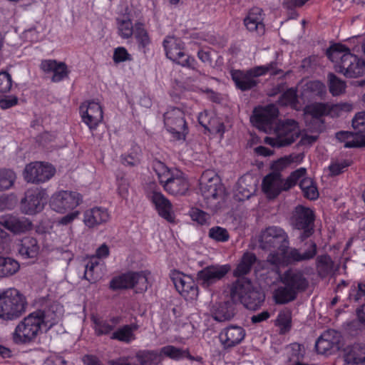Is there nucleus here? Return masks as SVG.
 I'll use <instances>...</instances> for the list:
<instances>
[{
    "instance_id": "obj_4",
    "label": "nucleus",
    "mask_w": 365,
    "mask_h": 365,
    "mask_svg": "<svg viewBox=\"0 0 365 365\" xmlns=\"http://www.w3.org/2000/svg\"><path fill=\"white\" fill-rule=\"evenodd\" d=\"M306 169L300 168L292 172L287 179H283L278 172H272L267 175L262 180L263 192L269 199H274L282 192L287 191L294 187L302 177L306 175Z\"/></svg>"
},
{
    "instance_id": "obj_19",
    "label": "nucleus",
    "mask_w": 365,
    "mask_h": 365,
    "mask_svg": "<svg viewBox=\"0 0 365 365\" xmlns=\"http://www.w3.org/2000/svg\"><path fill=\"white\" fill-rule=\"evenodd\" d=\"M340 338V334L335 330L331 329L324 331L316 341L317 351L321 354H329L331 351L338 350Z\"/></svg>"
},
{
    "instance_id": "obj_59",
    "label": "nucleus",
    "mask_w": 365,
    "mask_h": 365,
    "mask_svg": "<svg viewBox=\"0 0 365 365\" xmlns=\"http://www.w3.org/2000/svg\"><path fill=\"white\" fill-rule=\"evenodd\" d=\"M113 59L115 63H120L126 61H130L131 56L124 47H118L115 49Z\"/></svg>"
},
{
    "instance_id": "obj_60",
    "label": "nucleus",
    "mask_w": 365,
    "mask_h": 365,
    "mask_svg": "<svg viewBox=\"0 0 365 365\" xmlns=\"http://www.w3.org/2000/svg\"><path fill=\"white\" fill-rule=\"evenodd\" d=\"M113 327L106 321H95V331L98 335L108 334L113 329Z\"/></svg>"
},
{
    "instance_id": "obj_63",
    "label": "nucleus",
    "mask_w": 365,
    "mask_h": 365,
    "mask_svg": "<svg viewBox=\"0 0 365 365\" xmlns=\"http://www.w3.org/2000/svg\"><path fill=\"white\" fill-rule=\"evenodd\" d=\"M349 166L346 160L336 161L332 163L329 168L333 175H337L344 172V170Z\"/></svg>"
},
{
    "instance_id": "obj_57",
    "label": "nucleus",
    "mask_w": 365,
    "mask_h": 365,
    "mask_svg": "<svg viewBox=\"0 0 365 365\" xmlns=\"http://www.w3.org/2000/svg\"><path fill=\"white\" fill-rule=\"evenodd\" d=\"M365 297V283L359 282L357 287L351 289L349 292V298L354 302H359Z\"/></svg>"
},
{
    "instance_id": "obj_50",
    "label": "nucleus",
    "mask_w": 365,
    "mask_h": 365,
    "mask_svg": "<svg viewBox=\"0 0 365 365\" xmlns=\"http://www.w3.org/2000/svg\"><path fill=\"white\" fill-rule=\"evenodd\" d=\"M208 236L212 240L220 242H227L230 239V235L227 229L220 226L211 227L209 230Z\"/></svg>"
},
{
    "instance_id": "obj_41",
    "label": "nucleus",
    "mask_w": 365,
    "mask_h": 365,
    "mask_svg": "<svg viewBox=\"0 0 365 365\" xmlns=\"http://www.w3.org/2000/svg\"><path fill=\"white\" fill-rule=\"evenodd\" d=\"M19 269V264L15 259L0 257V277L13 275Z\"/></svg>"
},
{
    "instance_id": "obj_36",
    "label": "nucleus",
    "mask_w": 365,
    "mask_h": 365,
    "mask_svg": "<svg viewBox=\"0 0 365 365\" xmlns=\"http://www.w3.org/2000/svg\"><path fill=\"white\" fill-rule=\"evenodd\" d=\"M257 261L256 255L250 252H246L242 256L236 269L234 270L235 277H241L250 272L252 266Z\"/></svg>"
},
{
    "instance_id": "obj_8",
    "label": "nucleus",
    "mask_w": 365,
    "mask_h": 365,
    "mask_svg": "<svg viewBox=\"0 0 365 365\" xmlns=\"http://www.w3.org/2000/svg\"><path fill=\"white\" fill-rule=\"evenodd\" d=\"M314 213L309 207L297 205L292 212L290 223L297 230H301V241L309 237L314 233Z\"/></svg>"
},
{
    "instance_id": "obj_61",
    "label": "nucleus",
    "mask_w": 365,
    "mask_h": 365,
    "mask_svg": "<svg viewBox=\"0 0 365 365\" xmlns=\"http://www.w3.org/2000/svg\"><path fill=\"white\" fill-rule=\"evenodd\" d=\"M12 86L11 76L6 72L0 73V91L6 93L10 91Z\"/></svg>"
},
{
    "instance_id": "obj_5",
    "label": "nucleus",
    "mask_w": 365,
    "mask_h": 365,
    "mask_svg": "<svg viewBox=\"0 0 365 365\" xmlns=\"http://www.w3.org/2000/svg\"><path fill=\"white\" fill-rule=\"evenodd\" d=\"M277 62L272 61L264 66H255L250 69L231 70L230 76L237 88L242 91H246L255 88L259 81L258 77L272 71V74L277 75L282 73L281 69L277 70Z\"/></svg>"
},
{
    "instance_id": "obj_40",
    "label": "nucleus",
    "mask_w": 365,
    "mask_h": 365,
    "mask_svg": "<svg viewBox=\"0 0 365 365\" xmlns=\"http://www.w3.org/2000/svg\"><path fill=\"white\" fill-rule=\"evenodd\" d=\"M304 112L307 115L312 116L313 119L319 121L320 124H322L323 120L321 118L329 113L330 106L327 103H315L307 106Z\"/></svg>"
},
{
    "instance_id": "obj_42",
    "label": "nucleus",
    "mask_w": 365,
    "mask_h": 365,
    "mask_svg": "<svg viewBox=\"0 0 365 365\" xmlns=\"http://www.w3.org/2000/svg\"><path fill=\"white\" fill-rule=\"evenodd\" d=\"M304 176L305 175L299 182V187L302 190L304 197L312 200H316L319 196L318 190L312 179L310 178H304Z\"/></svg>"
},
{
    "instance_id": "obj_12",
    "label": "nucleus",
    "mask_w": 365,
    "mask_h": 365,
    "mask_svg": "<svg viewBox=\"0 0 365 365\" xmlns=\"http://www.w3.org/2000/svg\"><path fill=\"white\" fill-rule=\"evenodd\" d=\"M200 190L207 203L215 207V201L223 193V187L218 176L212 171L204 172L200 179Z\"/></svg>"
},
{
    "instance_id": "obj_38",
    "label": "nucleus",
    "mask_w": 365,
    "mask_h": 365,
    "mask_svg": "<svg viewBox=\"0 0 365 365\" xmlns=\"http://www.w3.org/2000/svg\"><path fill=\"white\" fill-rule=\"evenodd\" d=\"M297 294L287 285L278 286L273 292V299L277 304H285L295 300Z\"/></svg>"
},
{
    "instance_id": "obj_39",
    "label": "nucleus",
    "mask_w": 365,
    "mask_h": 365,
    "mask_svg": "<svg viewBox=\"0 0 365 365\" xmlns=\"http://www.w3.org/2000/svg\"><path fill=\"white\" fill-rule=\"evenodd\" d=\"M34 312L38 315L40 325L45 331L49 330L59 320V316L51 309H38Z\"/></svg>"
},
{
    "instance_id": "obj_32",
    "label": "nucleus",
    "mask_w": 365,
    "mask_h": 365,
    "mask_svg": "<svg viewBox=\"0 0 365 365\" xmlns=\"http://www.w3.org/2000/svg\"><path fill=\"white\" fill-rule=\"evenodd\" d=\"M125 10L123 19L118 18V34L123 38H129L134 33L135 26H133L131 17L133 13L128 5L124 6Z\"/></svg>"
},
{
    "instance_id": "obj_1",
    "label": "nucleus",
    "mask_w": 365,
    "mask_h": 365,
    "mask_svg": "<svg viewBox=\"0 0 365 365\" xmlns=\"http://www.w3.org/2000/svg\"><path fill=\"white\" fill-rule=\"evenodd\" d=\"M279 110L276 106L269 104L255 111L252 121L256 127L264 133L273 135L265 137L264 143L272 147H284L293 143L300 135L298 123L292 119L277 121Z\"/></svg>"
},
{
    "instance_id": "obj_62",
    "label": "nucleus",
    "mask_w": 365,
    "mask_h": 365,
    "mask_svg": "<svg viewBox=\"0 0 365 365\" xmlns=\"http://www.w3.org/2000/svg\"><path fill=\"white\" fill-rule=\"evenodd\" d=\"M318 267L324 272H329L332 268V261L329 256L322 255L317 258Z\"/></svg>"
},
{
    "instance_id": "obj_53",
    "label": "nucleus",
    "mask_w": 365,
    "mask_h": 365,
    "mask_svg": "<svg viewBox=\"0 0 365 365\" xmlns=\"http://www.w3.org/2000/svg\"><path fill=\"white\" fill-rule=\"evenodd\" d=\"M304 90L312 96H322L325 92V86L319 81H309L304 85Z\"/></svg>"
},
{
    "instance_id": "obj_30",
    "label": "nucleus",
    "mask_w": 365,
    "mask_h": 365,
    "mask_svg": "<svg viewBox=\"0 0 365 365\" xmlns=\"http://www.w3.org/2000/svg\"><path fill=\"white\" fill-rule=\"evenodd\" d=\"M164 189L173 195H185L189 188L187 180L181 175L174 174L163 185Z\"/></svg>"
},
{
    "instance_id": "obj_7",
    "label": "nucleus",
    "mask_w": 365,
    "mask_h": 365,
    "mask_svg": "<svg viewBox=\"0 0 365 365\" xmlns=\"http://www.w3.org/2000/svg\"><path fill=\"white\" fill-rule=\"evenodd\" d=\"M36 314H29L16 326L13 333V341L16 344H26L34 341L42 328Z\"/></svg>"
},
{
    "instance_id": "obj_16",
    "label": "nucleus",
    "mask_w": 365,
    "mask_h": 365,
    "mask_svg": "<svg viewBox=\"0 0 365 365\" xmlns=\"http://www.w3.org/2000/svg\"><path fill=\"white\" fill-rule=\"evenodd\" d=\"M0 225L14 235L25 233L33 228V224L28 218L11 214L0 216Z\"/></svg>"
},
{
    "instance_id": "obj_45",
    "label": "nucleus",
    "mask_w": 365,
    "mask_h": 365,
    "mask_svg": "<svg viewBox=\"0 0 365 365\" xmlns=\"http://www.w3.org/2000/svg\"><path fill=\"white\" fill-rule=\"evenodd\" d=\"M329 88L330 93L334 96H339L345 92L346 83L334 73H329Z\"/></svg>"
},
{
    "instance_id": "obj_31",
    "label": "nucleus",
    "mask_w": 365,
    "mask_h": 365,
    "mask_svg": "<svg viewBox=\"0 0 365 365\" xmlns=\"http://www.w3.org/2000/svg\"><path fill=\"white\" fill-rule=\"evenodd\" d=\"M254 287L252 282L247 278H239L232 284L230 288V297L232 301L242 302V297H245Z\"/></svg>"
},
{
    "instance_id": "obj_49",
    "label": "nucleus",
    "mask_w": 365,
    "mask_h": 365,
    "mask_svg": "<svg viewBox=\"0 0 365 365\" xmlns=\"http://www.w3.org/2000/svg\"><path fill=\"white\" fill-rule=\"evenodd\" d=\"M140 47L145 48L150 43V40L148 32L140 23L135 24V30L133 33Z\"/></svg>"
},
{
    "instance_id": "obj_28",
    "label": "nucleus",
    "mask_w": 365,
    "mask_h": 365,
    "mask_svg": "<svg viewBox=\"0 0 365 365\" xmlns=\"http://www.w3.org/2000/svg\"><path fill=\"white\" fill-rule=\"evenodd\" d=\"M212 315L215 320L224 322L231 320L235 315V306L232 301L216 304L213 307Z\"/></svg>"
},
{
    "instance_id": "obj_58",
    "label": "nucleus",
    "mask_w": 365,
    "mask_h": 365,
    "mask_svg": "<svg viewBox=\"0 0 365 365\" xmlns=\"http://www.w3.org/2000/svg\"><path fill=\"white\" fill-rule=\"evenodd\" d=\"M190 215L193 221L200 225H205L210 219V215L205 212L197 208H192L190 210Z\"/></svg>"
},
{
    "instance_id": "obj_6",
    "label": "nucleus",
    "mask_w": 365,
    "mask_h": 365,
    "mask_svg": "<svg viewBox=\"0 0 365 365\" xmlns=\"http://www.w3.org/2000/svg\"><path fill=\"white\" fill-rule=\"evenodd\" d=\"M259 247L270 253L284 252L289 247V238L286 232L278 226H269L262 230L259 235Z\"/></svg>"
},
{
    "instance_id": "obj_44",
    "label": "nucleus",
    "mask_w": 365,
    "mask_h": 365,
    "mask_svg": "<svg viewBox=\"0 0 365 365\" xmlns=\"http://www.w3.org/2000/svg\"><path fill=\"white\" fill-rule=\"evenodd\" d=\"M153 169L158 175L159 182L162 185L173 175L164 163L158 160H153Z\"/></svg>"
},
{
    "instance_id": "obj_29",
    "label": "nucleus",
    "mask_w": 365,
    "mask_h": 365,
    "mask_svg": "<svg viewBox=\"0 0 365 365\" xmlns=\"http://www.w3.org/2000/svg\"><path fill=\"white\" fill-rule=\"evenodd\" d=\"M40 247L37 240L31 236L23 237L19 244L18 251L24 259H32L38 256Z\"/></svg>"
},
{
    "instance_id": "obj_52",
    "label": "nucleus",
    "mask_w": 365,
    "mask_h": 365,
    "mask_svg": "<svg viewBox=\"0 0 365 365\" xmlns=\"http://www.w3.org/2000/svg\"><path fill=\"white\" fill-rule=\"evenodd\" d=\"M278 102L282 106H290L295 108L298 103L297 91L293 88L287 90L281 95Z\"/></svg>"
},
{
    "instance_id": "obj_26",
    "label": "nucleus",
    "mask_w": 365,
    "mask_h": 365,
    "mask_svg": "<svg viewBox=\"0 0 365 365\" xmlns=\"http://www.w3.org/2000/svg\"><path fill=\"white\" fill-rule=\"evenodd\" d=\"M83 217V222L88 227H93L105 223L110 218L107 209L101 207H96L86 210Z\"/></svg>"
},
{
    "instance_id": "obj_3",
    "label": "nucleus",
    "mask_w": 365,
    "mask_h": 365,
    "mask_svg": "<svg viewBox=\"0 0 365 365\" xmlns=\"http://www.w3.org/2000/svg\"><path fill=\"white\" fill-rule=\"evenodd\" d=\"M26 297L15 288H9L0 293V319L13 321L21 317L26 311Z\"/></svg>"
},
{
    "instance_id": "obj_22",
    "label": "nucleus",
    "mask_w": 365,
    "mask_h": 365,
    "mask_svg": "<svg viewBox=\"0 0 365 365\" xmlns=\"http://www.w3.org/2000/svg\"><path fill=\"white\" fill-rule=\"evenodd\" d=\"M149 197L155 205L160 217L170 222H174L175 215L173 212V206L168 198H166L160 192L157 191H153Z\"/></svg>"
},
{
    "instance_id": "obj_33",
    "label": "nucleus",
    "mask_w": 365,
    "mask_h": 365,
    "mask_svg": "<svg viewBox=\"0 0 365 365\" xmlns=\"http://www.w3.org/2000/svg\"><path fill=\"white\" fill-rule=\"evenodd\" d=\"M261 12L262 9L254 8L251 9L247 16L244 19V24L246 28L252 32H257L258 34H263L264 31V26L262 23Z\"/></svg>"
},
{
    "instance_id": "obj_20",
    "label": "nucleus",
    "mask_w": 365,
    "mask_h": 365,
    "mask_svg": "<svg viewBox=\"0 0 365 365\" xmlns=\"http://www.w3.org/2000/svg\"><path fill=\"white\" fill-rule=\"evenodd\" d=\"M229 269L227 265L209 266L198 272L197 279L202 286L207 287L223 278Z\"/></svg>"
},
{
    "instance_id": "obj_37",
    "label": "nucleus",
    "mask_w": 365,
    "mask_h": 365,
    "mask_svg": "<svg viewBox=\"0 0 365 365\" xmlns=\"http://www.w3.org/2000/svg\"><path fill=\"white\" fill-rule=\"evenodd\" d=\"M160 354L175 361H178L184 358L189 359L191 361L201 360L200 357L195 359L191 356L187 349H183L172 345H168L162 347Z\"/></svg>"
},
{
    "instance_id": "obj_47",
    "label": "nucleus",
    "mask_w": 365,
    "mask_h": 365,
    "mask_svg": "<svg viewBox=\"0 0 365 365\" xmlns=\"http://www.w3.org/2000/svg\"><path fill=\"white\" fill-rule=\"evenodd\" d=\"M128 327L125 325L118 329L112 333L110 339H115L119 341H122L126 344L130 343L132 341L135 339V335L134 333H131Z\"/></svg>"
},
{
    "instance_id": "obj_13",
    "label": "nucleus",
    "mask_w": 365,
    "mask_h": 365,
    "mask_svg": "<svg viewBox=\"0 0 365 365\" xmlns=\"http://www.w3.org/2000/svg\"><path fill=\"white\" fill-rule=\"evenodd\" d=\"M317 254V245L313 241L309 242L308 249L303 253H301L296 248L289 247L284 252L279 253H269L267 257V261L272 264L277 265L279 264L282 259H286L287 262H294L309 260L312 259Z\"/></svg>"
},
{
    "instance_id": "obj_21",
    "label": "nucleus",
    "mask_w": 365,
    "mask_h": 365,
    "mask_svg": "<svg viewBox=\"0 0 365 365\" xmlns=\"http://www.w3.org/2000/svg\"><path fill=\"white\" fill-rule=\"evenodd\" d=\"M173 280L178 292L185 299L192 300L197 298L198 287L191 277L178 274Z\"/></svg>"
},
{
    "instance_id": "obj_18",
    "label": "nucleus",
    "mask_w": 365,
    "mask_h": 365,
    "mask_svg": "<svg viewBox=\"0 0 365 365\" xmlns=\"http://www.w3.org/2000/svg\"><path fill=\"white\" fill-rule=\"evenodd\" d=\"M245 335V330L242 327L230 325L220 331L219 339L224 349H230L240 344Z\"/></svg>"
},
{
    "instance_id": "obj_2",
    "label": "nucleus",
    "mask_w": 365,
    "mask_h": 365,
    "mask_svg": "<svg viewBox=\"0 0 365 365\" xmlns=\"http://www.w3.org/2000/svg\"><path fill=\"white\" fill-rule=\"evenodd\" d=\"M327 56L334 63L335 71L346 78H357L365 73V61L342 44L331 46L327 49Z\"/></svg>"
},
{
    "instance_id": "obj_64",
    "label": "nucleus",
    "mask_w": 365,
    "mask_h": 365,
    "mask_svg": "<svg viewBox=\"0 0 365 365\" xmlns=\"http://www.w3.org/2000/svg\"><path fill=\"white\" fill-rule=\"evenodd\" d=\"M140 162V160L138 154L122 156V163L125 166L134 167L139 165Z\"/></svg>"
},
{
    "instance_id": "obj_48",
    "label": "nucleus",
    "mask_w": 365,
    "mask_h": 365,
    "mask_svg": "<svg viewBox=\"0 0 365 365\" xmlns=\"http://www.w3.org/2000/svg\"><path fill=\"white\" fill-rule=\"evenodd\" d=\"M160 356L157 351H140L135 357L140 365H148L159 360Z\"/></svg>"
},
{
    "instance_id": "obj_51",
    "label": "nucleus",
    "mask_w": 365,
    "mask_h": 365,
    "mask_svg": "<svg viewBox=\"0 0 365 365\" xmlns=\"http://www.w3.org/2000/svg\"><path fill=\"white\" fill-rule=\"evenodd\" d=\"M287 354L289 361L299 362V361L304 356V348L299 344L293 343L287 347Z\"/></svg>"
},
{
    "instance_id": "obj_27",
    "label": "nucleus",
    "mask_w": 365,
    "mask_h": 365,
    "mask_svg": "<svg viewBox=\"0 0 365 365\" xmlns=\"http://www.w3.org/2000/svg\"><path fill=\"white\" fill-rule=\"evenodd\" d=\"M41 69L46 72H52L53 73L52 76L53 82H59L66 78L68 74L67 66L64 63L57 62L54 60H45L41 63Z\"/></svg>"
},
{
    "instance_id": "obj_23",
    "label": "nucleus",
    "mask_w": 365,
    "mask_h": 365,
    "mask_svg": "<svg viewBox=\"0 0 365 365\" xmlns=\"http://www.w3.org/2000/svg\"><path fill=\"white\" fill-rule=\"evenodd\" d=\"M83 106L81 107L83 110ZM83 122L92 130L96 128L103 120V110L101 106L94 101L89 102L85 111H82Z\"/></svg>"
},
{
    "instance_id": "obj_14",
    "label": "nucleus",
    "mask_w": 365,
    "mask_h": 365,
    "mask_svg": "<svg viewBox=\"0 0 365 365\" xmlns=\"http://www.w3.org/2000/svg\"><path fill=\"white\" fill-rule=\"evenodd\" d=\"M55 173L56 169L51 165L34 162L26 165L24 178L27 182L40 184L49 180Z\"/></svg>"
},
{
    "instance_id": "obj_54",
    "label": "nucleus",
    "mask_w": 365,
    "mask_h": 365,
    "mask_svg": "<svg viewBox=\"0 0 365 365\" xmlns=\"http://www.w3.org/2000/svg\"><path fill=\"white\" fill-rule=\"evenodd\" d=\"M17 200L14 195H0V212L12 210L16 205Z\"/></svg>"
},
{
    "instance_id": "obj_10",
    "label": "nucleus",
    "mask_w": 365,
    "mask_h": 365,
    "mask_svg": "<svg viewBox=\"0 0 365 365\" xmlns=\"http://www.w3.org/2000/svg\"><path fill=\"white\" fill-rule=\"evenodd\" d=\"M166 56L176 63L190 68H194L196 63L193 58L184 51V44L180 38L168 36L163 41Z\"/></svg>"
},
{
    "instance_id": "obj_34",
    "label": "nucleus",
    "mask_w": 365,
    "mask_h": 365,
    "mask_svg": "<svg viewBox=\"0 0 365 365\" xmlns=\"http://www.w3.org/2000/svg\"><path fill=\"white\" fill-rule=\"evenodd\" d=\"M336 138L340 142H345V148H356L365 146V135H357V133L349 131H339L336 133Z\"/></svg>"
},
{
    "instance_id": "obj_55",
    "label": "nucleus",
    "mask_w": 365,
    "mask_h": 365,
    "mask_svg": "<svg viewBox=\"0 0 365 365\" xmlns=\"http://www.w3.org/2000/svg\"><path fill=\"white\" fill-rule=\"evenodd\" d=\"M352 127L357 135L365 133V111L359 112L352 120Z\"/></svg>"
},
{
    "instance_id": "obj_24",
    "label": "nucleus",
    "mask_w": 365,
    "mask_h": 365,
    "mask_svg": "<svg viewBox=\"0 0 365 365\" xmlns=\"http://www.w3.org/2000/svg\"><path fill=\"white\" fill-rule=\"evenodd\" d=\"M21 202L24 205V210L26 214L33 215L38 212L44 207L43 193L38 190L29 191L26 192L25 198L21 200Z\"/></svg>"
},
{
    "instance_id": "obj_15",
    "label": "nucleus",
    "mask_w": 365,
    "mask_h": 365,
    "mask_svg": "<svg viewBox=\"0 0 365 365\" xmlns=\"http://www.w3.org/2000/svg\"><path fill=\"white\" fill-rule=\"evenodd\" d=\"M82 201L81 195L76 192L68 190H61L55 192L50 202L52 210L57 212L64 213L69 210L76 208Z\"/></svg>"
},
{
    "instance_id": "obj_43",
    "label": "nucleus",
    "mask_w": 365,
    "mask_h": 365,
    "mask_svg": "<svg viewBox=\"0 0 365 365\" xmlns=\"http://www.w3.org/2000/svg\"><path fill=\"white\" fill-rule=\"evenodd\" d=\"M99 261L96 258H91L85 267V272L83 278L90 282L95 283L101 278V274L97 269L99 267Z\"/></svg>"
},
{
    "instance_id": "obj_35",
    "label": "nucleus",
    "mask_w": 365,
    "mask_h": 365,
    "mask_svg": "<svg viewBox=\"0 0 365 365\" xmlns=\"http://www.w3.org/2000/svg\"><path fill=\"white\" fill-rule=\"evenodd\" d=\"M264 293L257 287H253L250 292L242 297V304L249 309H256L259 307L264 301Z\"/></svg>"
},
{
    "instance_id": "obj_17",
    "label": "nucleus",
    "mask_w": 365,
    "mask_h": 365,
    "mask_svg": "<svg viewBox=\"0 0 365 365\" xmlns=\"http://www.w3.org/2000/svg\"><path fill=\"white\" fill-rule=\"evenodd\" d=\"M280 281L297 295L304 292L309 286V281L304 274L298 269H289L280 277Z\"/></svg>"
},
{
    "instance_id": "obj_46",
    "label": "nucleus",
    "mask_w": 365,
    "mask_h": 365,
    "mask_svg": "<svg viewBox=\"0 0 365 365\" xmlns=\"http://www.w3.org/2000/svg\"><path fill=\"white\" fill-rule=\"evenodd\" d=\"M16 180V174L9 169L0 170V191L9 189Z\"/></svg>"
},
{
    "instance_id": "obj_25",
    "label": "nucleus",
    "mask_w": 365,
    "mask_h": 365,
    "mask_svg": "<svg viewBox=\"0 0 365 365\" xmlns=\"http://www.w3.org/2000/svg\"><path fill=\"white\" fill-rule=\"evenodd\" d=\"M344 365H365V344H354L345 350Z\"/></svg>"
},
{
    "instance_id": "obj_9",
    "label": "nucleus",
    "mask_w": 365,
    "mask_h": 365,
    "mask_svg": "<svg viewBox=\"0 0 365 365\" xmlns=\"http://www.w3.org/2000/svg\"><path fill=\"white\" fill-rule=\"evenodd\" d=\"M148 274L145 271L123 274L110 281V288L113 290L135 288L136 292H144L148 287Z\"/></svg>"
},
{
    "instance_id": "obj_56",
    "label": "nucleus",
    "mask_w": 365,
    "mask_h": 365,
    "mask_svg": "<svg viewBox=\"0 0 365 365\" xmlns=\"http://www.w3.org/2000/svg\"><path fill=\"white\" fill-rule=\"evenodd\" d=\"M277 321L279 326L282 327L284 329H289L291 327L292 321L291 312L289 309L281 311L278 314Z\"/></svg>"
},
{
    "instance_id": "obj_11",
    "label": "nucleus",
    "mask_w": 365,
    "mask_h": 365,
    "mask_svg": "<svg viewBox=\"0 0 365 365\" xmlns=\"http://www.w3.org/2000/svg\"><path fill=\"white\" fill-rule=\"evenodd\" d=\"M164 124L169 133L176 140H185L187 126L184 112L178 108H172L164 113Z\"/></svg>"
}]
</instances>
